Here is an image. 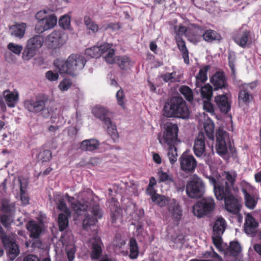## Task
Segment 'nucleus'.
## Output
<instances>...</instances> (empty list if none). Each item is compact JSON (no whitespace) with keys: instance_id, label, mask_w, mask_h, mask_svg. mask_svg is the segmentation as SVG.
Masks as SVG:
<instances>
[{"instance_id":"obj_48","label":"nucleus","mask_w":261,"mask_h":261,"mask_svg":"<svg viewBox=\"0 0 261 261\" xmlns=\"http://www.w3.org/2000/svg\"><path fill=\"white\" fill-rule=\"evenodd\" d=\"M84 23L88 30L91 31L93 33H96L98 31V25L93 21L89 17L85 16L84 17Z\"/></svg>"},{"instance_id":"obj_22","label":"nucleus","mask_w":261,"mask_h":261,"mask_svg":"<svg viewBox=\"0 0 261 261\" xmlns=\"http://www.w3.org/2000/svg\"><path fill=\"white\" fill-rule=\"evenodd\" d=\"M215 102L221 113L227 114L231 109V103L225 95H219L215 97Z\"/></svg>"},{"instance_id":"obj_33","label":"nucleus","mask_w":261,"mask_h":261,"mask_svg":"<svg viewBox=\"0 0 261 261\" xmlns=\"http://www.w3.org/2000/svg\"><path fill=\"white\" fill-rule=\"evenodd\" d=\"M223 178L220 180H224L230 188H232L235 185L237 174L235 171L229 172L224 171L222 173Z\"/></svg>"},{"instance_id":"obj_34","label":"nucleus","mask_w":261,"mask_h":261,"mask_svg":"<svg viewBox=\"0 0 261 261\" xmlns=\"http://www.w3.org/2000/svg\"><path fill=\"white\" fill-rule=\"evenodd\" d=\"M168 210L176 221H179L181 219L182 210L178 204L176 203H171L169 206Z\"/></svg>"},{"instance_id":"obj_5","label":"nucleus","mask_w":261,"mask_h":261,"mask_svg":"<svg viewBox=\"0 0 261 261\" xmlns=\"http://www.w3.org/2000/svg\"><path fill=\"white\" fill-rule=\"evenodd\" d=\"M216 206L215 200L212 197L203 198L196 202L193 206V213L198 218H202L211 215Z\"/></svg>"},{"instance_id":"obj_57","label":"nucleus","mask_w":261,"mask_h":261,"mask_svg":"<svg viewBox=\"0 0 261 261\" xmlns=\"http://www.w3.org/2000/svg\"><path fill=\"white\" fill-rule=\"evenodd\" d=\"M39 158L43 162H47L51 158V152L49 150H44L40 152Z\"/></svg>"},{"instance_id":"obj_62","label":"nucleus","mask_w":261,"mask_h":261,"mask_svg":"<svg viewBox=\"0 0 261 261\" xmlns=\"http://www.w3.org/2000/svg\"><path fill=\"white\" fill-rule=\"evenodd\" d=\"M210 101L211 100H206L203 102V109L207 112L213 113L214 112V109L213 106Z\"/></svg>"},{"instance_id":"obj_40","label":"nucleus","mask_w":261,"mask_h":261,"mask_svg":"<svg viewBox=\"0 0 261 261\" xmlns=\"http://www.w3.org/2000/svg\"><path fill=\"white\" fill-rule=\"evenodd\" d=\"M179 92L185 97L186 99L189 101L193 100V93L192 89L187 85H182L179 88Z\"/></svg>"},{"instance_id":"obj_52","label":"nucleus","mask_w":261,"mask_h":261,"mask_svg":"<svg viewBox=\"0 0 261 261\" xmlns=\"http://www.w3.org/2000/svg\"><path fill=\"white\" fill-rule=\"evenodd\" d=\"M71 81L68 78H64L60 83L58 88L62 91H67L72 86Z\"/></svg>"},{"instance_id":"obj_63","label":"nucleus","mask_w":261,"mask_h":261,"mask_svg":"<svg viewBox=\"0 0 261 261\" xmlns=\"http://www.w3.org/2000/svg\"><path fill=\"white\" fill-rule=\"evenodd\" d=\"M175 75V72H173L172 73L167 72L165 74L162 75L161 77L165 82H168L169 81H172L174 79V76Z\"/></svg>"},{"instance_id":"obj_43","label":"nucleus","mask_w":261,"mask_h":261,"mask_svg":"<svg viewBox=\"0 0 261 261\" xmlns=\"http://www.w3.org/2000/svg\"><path fill=\"white\" fill-rule=\"evenodd\" d=\"M168 156L170 163L172 165H174L177 161V148L175 146V145H168Z\"/></svg>"},{"instance_id":"obj_44","label":"nucleus","mask_w":261,"mask_h":261,"mask_svg":"<svg viewBox=\"0 0 261 261\" xmlns=\"http://www.w3.org/2000/svg\"><path fill=\"white\" fill-rule=\"evenodd\" d=\"M152 201L160 207L165 206L168 203V198L159 194L152 197Z\"/></svg>"},{"instance_id":"obj_46","label":"nucleus","mask_w":261,"mask_h":261,"mask_svg":"<svg viewBox=\"0 0 261 261\" xmlns=\"http://www.w3.org/2000/svg\"><path fill=\"white\" fill-rule=\"evenodd\" d=\"M204 128L207 138L211 140H214L215 125L213 122L204 124Z\"/></svg>"},{"instance_id":"obj_38","label":"nucleus","mask_w":261,"mask_h":261,"mask_svg":"<svg viewBox=\"0 0 261 261\" xmlns=\"http://www.w3.org/2000/svg\"><path fill=\"white\" fill-rule=\"evenodd\" d=\"M43 43V37L40 35H35L28 40L27 44L37 50L41 47Z\"/></svg>"},{"instance_id":"obj_56","label":"nucleus","mask_w":261,"mask_h":261,"mask_svg":"<svg viewBox=\"0 0 261 261\" xmlns=\"http://www.w3.org/2000/svg\"><path fill=\"white\" fill-rule=\"evenodd\" d=\"M14 208L13 203H9L7 200H4L2 202V211L6 214L11 213Z\"/></svg>"},{"instance_id":"obj_7","label":"nucleus","mask_w":261,"mask_h":261,"mask_svg":"<svg viewBox=\"0 0 261 261\" xmlns=\"http://www.w3.org/2000/svg\"><path fill=\"white\" fill-rule=\"evenodd\" d=\"M46 100L40 98H31L23 101V107L28 111L37 113L43 111L44 117H47L50 115V113L45 109Z\"/></svg>"},{"instance_id":"obj_32","label":"nucleus","mask_w":261,"mask_h":261,"mask_svg":"<svg viewBox=\"0 0 261 261\" xmlns=\"http://www.w3.org/2000/svg\"><path fill=\"white\" fill-rule=\"evenodd\" d=\"M175 42L178 49L181 54L185 63L187 65L189 64V50L186 46L185 41L183 39H178V40H175Z\"/></svg>"},{"instance_id":"obj_60","label":"nucleus","mask_w":261,"mask_h":261,"mask_svg":"<svg viewBox=\"0 0 261 261\" xmlns=\"http://www.w3.org/2000/svg\"><path fill=\"white\" fill-rule=\"evenodd\" d=\"M222 236L221 234H214L213 233L212 240L214 245L219 248L221 247L222 243Z\"/></svg>"},{"instance_id":"obj_31","label":"nucleus","mask_w":261,"mask_h":261,"mask_svg":"<svg viewBox=\"0 0 261 261\" xmlns=\"http://www.w3.org/2000/svg\"><path fill=\"white\" fill-rule=\"evenodd\" d=\"M99 142L94 139L85 140L81 142L80 148L85 151H93L98 148Z\"/></svg>"},{"instance_id":"obj_28","label":"nucleus","mask_w":261,"mask_h":261,"mask_svg":"<svg viewBox=\"0 0 261 261\" xmlns=\"http://www.w3.org/2000/svg\"><path fill=\"white\" fill-rule=\"evenodd\" d=\"M210 67L208 65H205L202 68H200L198 73L196 76L195 86L196 87H200L207 80V72Z\"/></svg>"},{"instance_id":"obj_6","label":"nucleus","mask_w":261,"mask_h":261,"mask_svg":"<svg viewBox=\"0 0 261 261\" xmlns=\"http://www.w3.org/2000/svg\"><path fill=\"white\" fill-rule=\"evenodd\" d=\"M92 113L103 122L107 133L113 137L114 134L113 112L103 107H95L93 108Z\"/></svg>"},{"instance_id":"obj_55","label":"nucleus","mask_w":261,"mask_h":261,"mask_svg":"<svg viewBox=\"0 0 261 261\" xmlns=\"http://www.w3.org/2000/svg\"><path fill=\"white\" fill-rule=\"evenodd\" d=\"M59 23L63 29H68L70 25V18L68 15L62 16L59 19Z\"/></svg>"},{"instance_id":"obj_58","label":"nucleus","mask_w":261,"mask_h":261,"mask_svg":"<svg viewBox=\"0 0 261 261\" xmlns=\"http://www.w3.org/2000/svg\"><path fill=\"white\" fill-rule=\"evenodd\" d=\"M59 77L58 73L54 72L53 70H49L45 73V77L50 82L57 81Z\"/></svg>"},{"instance_id":"obj_11","label":"nucleus","mask_w":261,"mask_h":261,"mask_svg":"<svg viewBox=\"0 0 261 261\" xmlns=\"http://www.w3.org/2000/svg\"><path fill=\"white\" fill-rule=\"evenodd\" d=\"M204 188V184L201 179L198 177L194 178L187 184L186 193L189 197L199 198L202 196Z\"/></svg>"},{"instance_id":"obj_17","label":"nucleus","mask_w":261,"mask_h":261,"mask_svg":"<svg viewBox=\"0 0 261 261\" xmlns=\"http://www.w3.org/2000/svg\"><path fill=\"white\" fill-rule=\"evenodd\" d=\"M223 200L227 211L233 214H237L240 212L242 206L241 199L232 194Z\"/></svg>"},{"instance_id":"obj_49","label":"nucleus","mask_w":261,"mask_h":261,"mask_svg":"<svg viewBox=\"0 0 261 261\" xmlns=\"http://www.w3.org/2000/svg\"><path fill=\"white\" fill-rule=\"evenodd\" d=\"M116 97L118 105L121 106L123 109H125L126 108L125 103L126 100L124 91L122 88H120L117 92Z\"/></svg>"},{"instance_id":"obj_15","label":"nucleus","mask_w":261,"mask_h":261,"mask_svg":"<svg viewBox=\"0 0 261 261\" xmlns=\"http://www.w3.org/2000/svg\"><path fill=\"white\" fill-rule=\"evenodd\" d=\"M210 82L215 91L228 89L227 79L225 73L222 71H217L214 73L210 79Z\"/></svg>"},{"instance_id":"obj_50","label":"nucleus","mask_w":261,"mask_h":261,"mask_svg":"<svg viewBox=\"0 0 261 261\" xmlns=\"http://www.w3.org/2000/svg\"><path fill=\"white\" fill-rule=\"evenodd\" d=\"M229 252L233 256H237L241 251V247L239 243L237 241H232L230 243Z\"/></svg>"},{"instance_id":"obj_30","label":"nucleus","mask_w":261,"mask_h":261,"mask_svg":"<svg viewBox=\"0 0 261 261\" xmlns=\"http://www.w3.org/2000/svg\"><path fill=\"white\" fill-rule=\"evenodd\" d=\"M26 27V24L24 23L14 24L10 28L11 34L16 37L21 38L24 35Z\"/></svg>"},{"instance_id":"obj_37","label":"nucleus","mask_w":261,"mask_h":261,"mask_svg":"<svg viewBox=\"0 0 261 261\" xmlns=\"http://www.w3.org/2000/svg\"><path fill=\"white\" fill-rule=\"evenodd\" d=\"M242 192L244 196L246 206L251 210L254 209L257 203V200L255 199L254 196L250 194L244 189H242Z\"/></svg>"},{"instance_id":"obj_3","label":"nucleus","mask_w":261,"mask_h":261,"mask_svg":"<svg viewBox=\"0 0 261 261\" xmlns=\"http://www.w3.org/2000/svg\"><path fill=\"white\" fill-rule=\"evenodd\" d=\"M55 200L57 208L59 210L63 212L64 213V214H66L68 216L71 215V213L69 209L67 207L65 201H68L70 203L74 212L73 214L74 220L78 219L79 217L81 215H84V216H86V211L90 208V206L88 204V201H83V202L86 203L84 204H82L78 201L76 203H75L74 197H70L67 194L65 196L58 195L56 197Z\"/></svg>"},{"instance_id":"obj_26","label":"nucleus","mask_w":261,"mask_h":261,"mask_svg":"<svg viewBox=\"0 0 261 261\" xmlns=\"http://www.w3.org/2000/svg\"><path fill=\"white\" fill-rule=\"evenodd\" d=\"M159 177V182H164L166 185H173L176 186V180L174 178L173 174L169 171H164L161 169L158 172Z\"/></svg>"},{"instance_id":"obj_35","label":"nucleus","mask_w":261,"mask_h":261,"mask_svg":"<svg viewBox=\"0 0 261 261\" xmlns=\"http://www.w3.org/2000/svg\"><path fill=\"white\" fill-rule=\"evenodd\" d=\"M129 254L130 259H135L137 258L139 255V246L136 239L131 238L129 242Z\"/></svg>"},{"instance_id":"obj_29","label":"nucleus","mask_w":261,"mask_h":261,"mask_svg":"<svg viewBox=\"0 0 261 261\" xmlns=\"http://www.w3.org/2000/svg\"><path fill=\"white\" fill-rule=\"evenodd\" d=\"M225 219L222 217H219L215 222L213 227V233L222 235L226 227Z\"/></svg>"},{"instance_id":"obj_45","label":"nucleus","mask_w":261,"mask_h":261,"mask_svg":"<svg viewBox=\"0 0 261 261\" xmlns=\"http://www.w3.org/2000/svg\"><path fill=\"white\" fill-rule=\"evenodd\" d=\"M36 51L27 44L22 52V58L24 60H29L34 57L36 55Z\"/></svg>"},{"instance_id":"obj_39","label":"nucleus","mask_w":261,"mask_h":261,"mask_svg":"<svg viewBox=\"0 0 261 261\" xmlns=\"http://www.w3.org/2000/svg\"><path fill=\"white\" fill-rule=\"evenodd\" d=\"M200 87V93L202 98L207 100H211L213 96L214 88L210 84H206Z\"/></svg>"},{"instance_id":"obj_59","label":"nucleus","mask_w":261,"mask_h":261,"mask_svg":"<svg viewBox=\"0 0 261 261\" xmlns=\"http://www.w3.org/2000/svg\"><path fill=\"white\" fill-rule=\"evenodd\" d=\"M19 182L20 184V199L23 204H27L29 203V198L27 195L25 194V191L23 189L22 184L20 179H18Z\"/></svg>"},{"instance_id":"obj_54","label":"nucleus","mask_w":261,"mask_h":261,"mask_svg":"<svg viewBox=\"0 0 261 261\" xmlns=\"http://www.w3.org/2000/svg\"><path fill=\"white\" fill-rule=\"evenodd\" d=\"M228 65L229 68L231 69V74L233 78H236V69H235V60L236 58L234 55H232L231 54H229L228 57Z\"/></svg>"},{"instance_id":"obj_9","label":"nucleus","mask_w":261,"mask_h":261,"mask_svg":"<svg viewBox=\"0 0 261 261\" xmlns=\"http://www.w3.org/2000/svg\"><path fill=\"white\" fill-rule=\"evenodd\" d=\"M164 131L163 132L162 140H159L160 142L162 141L168 145H175L177 141L178 127L176 124L171 122H167L164 124Z\"/></svg>"},{"instance_id":"obj_41","label":"nucleus","mask_w":261,"mask_h":261,"mask_svg":"<svg viewBox=\"0 0 261 261\" xmlns=\"http://www.w3.org/2000/svg\"><path fill=\"white\" fill-rule=\"evenodd\" d=\"M70 217V216L63 213H61L59 215L58 222L60 231L64 230L68 226V218Z\"/></svg>"},{"instance_id":"obj_8","label":"nucleus","mask_w":261,"mask_h":261,"mask_svg":"<svg viewBox=\"0 0 261 261\" xmlns=\"http://www.w3.org/2000/svg\"><path fill=\"white\" fill-rule=\"evenodd\" d=\"M1 237L9 258L12 260H14L19 253V249L15 243V236L5 234L1 231Z\"/></svg>"},{"instance_id":"obj_2","label":"nucleus","mask_w":261,"mask_h":261,"mask_svg":"<svg viewBox=\"0 0 261 261\" xmlns=\"http://www.w3.org/2000/svg\"><path fill=\"white\" fill-rule=\"evenodd\" d=\"M164 115L167 117L187 119L190 111L185 100L179 96L171 97L164 107Z\"/></svg>"},{"instance_id":"obj_27","label":"nucleus","mask_w":261,"mask_h":261,"mask_svg":"<svg viewBox=\"0 0 261 261\" xmlns=\"http://www.w3.org/2000/svg\"><path fill=\"white\" fill-rule=\"evenodd\" d=\"M202 37L203 40L208 43L220 41L222 39L218 32L211 29L206 30L202 35Z\"/></svg>"},{"instance_id":"obj_18","label":"nucleus","mask_w":261,"mask_h":261,"mask_svg":"<svg viewBox=\"0 0 261 261\" xmlns=\"http://www.w3.org/2000/svg\"><path fill=\"white\" fill-rule=\"evenodd\" d=\"M206 138L203 132H199L195 138L193 146V152L197 157H201L205 152Z\"/></svg>"},{"instance_id":"obj_61","label":"nucleus","mask_w":261,"mask_h":261,"mask_svg":"<svg viewBox=\"0 0 261 261\" xmlns=\"http://www.w3.org/2000/svg\"><path fill=\"white\" fill-rule=\"evenodd\" d=\"M1 222L4 226L8 227V226L12 222V218L10 215L4 214L1 217Z\"/></svg>"},{"instance_id":"obj_47","label":"nucleus","mask_w":261,"mask_h":261,"mask_svg":"<svg viewBox=\"0 0 261 261\" xmlns=\"http://www.w3.org/2000/svg\"><path fill=\"white\" fill-rule=\"evenodd\" d=\"M239 99L242 100L244 103H249L253 98L250 92L247 89H242L240 90L239 96Z\"/></svg>"},{"instance_id":"obj_36","label":"nucleus","mask_w":261,"mask_h":261,"mask_svg":"<svg viewBox=\"0 0 261 261\" xmlns=\"http://www.w3.org/2000/svg\"><path fill=\"white\" fill-rule=\"evenodd\" d=\"M105 48L104 43L100 46H94L86 50V54L92 58H98L102 54Z\"/></svg>"},{"instance_id":"obj_24","label":"nucleus","mask_w":261,"mask_h":261,"mask_svg":"<svg viewBox=\"0 0 261 261\" xmlns=\"http://www.w3.org/2000/svg\"><path fill=\"white\" fill-rule=\"evenodd\" d=\"M27 228L30 233V237L36 239L42 232L43 225L41 222L38 223L34 221H30L27 224Z\"/></svg>"},{"instance_id":"obj_23","label":"nucleus","mask_w":261,"mask_h":261,"mask_svg":"<svg viewBox=\"0 0 261 261\" xmlns=\"http://www.w3.org/2000/svg\"><path fill=\"white\" fill-rule=\"evenodd\" d=\"M175 40L182 39V37L185 35L188 39L191 42L196 41V36L192 35V31L188 30L187 28L182 25H180L179 27L175 25L174 27Z\"/></svg>"},{"instance_id":"obj_25","label":"nucleus","mask_w":261,"mask_h":261,"mask_svg":"<svg viewBox=\"0 0 261 261\" xmlns=\"http://www.w3.org/2000/svg\"><path fill=\"white\" fill-rule=\"evenodd\" d=\"M105 48L102 51V57L105 61L109 65L114 63V46L113 43H104Z\"/></svg>"},{"instance_id":"obj_42","label":"nucleus","mask_w":261,"mask_h":261,"mask_svg":"<svg viewBox=\"0 0 261 261\" xmlns=\"http://www.w3.org/2000/svg\"><path fill=\"white\" fill-rule=\"evenodd\" d=\"M115 62H117L121 69H126L130 64L129 58L125 56L115 57Z\"/></svg>"},{"instance_id":"obj_10","label":"nucleus","mask_w":261,"mask_h":261,"mask_svg":"<svg viewBox=\"0 0 261 261\" xmlns=\"http://www.w3.org/2000/svg\"><path fill=\"white\" fill-rule=\"evenodd\" d=\"M232 39L237 44L243 48L251 43L250 31L244 27L234 30L232 34Z\"/></svg>"},{"instance_id":"obj_12","label":"nucleus","mask_w":261,"mask_h":261,"mask_svg":"<svg viewBox=\"0 0 261 261\" xmlns=\"http://www.w3.org/2000/svg\"><path fill=\"white\" fill-rule=\"evenodd\" d=\"M216 150L217 153L222 156L228 153L226 141L229 140V134L225 130L219 128L216 133Z\"/></svg>"},{"instance_id":"obj_20","label":"nucleus","mask_w":261,"mask_h":261,"mask_svg":"<svg viewBox=\"0 0 261 261\" xmlns=\"http://www.w3.org/2000/svg\"><path fill=\"white\" fill-rule=\"evenodd\" d=\"M2 95L8 107L14 108L16 106L19 96V92L17 90L14 89L12 91L9 89L5 90L3 91Z\"/></svg>"},{"instance_id":"obj_64","label":"nucleus","mask_w":261,"mask_h":261,"mask_svg":"<svg viewBox=\"0 0 261 261\" xmlns=\"http://www.w3.org/2000/svg\"><path fill=\"white\" fill-rule=\"evenodd\" d=\"M214 255V258L215 257V258L214 259H190L189 261H223L222 257L217 253H213Z\"/></svg>"},{"instance_id":"obj_19","label":"nucleus","mask_w":261,"mask_h":261,"mask_svg":"<svg viewBox=\"0 0 261 261\" xmlns=\"http://www.w3.org/2000/svg\"><path fill=\"white\" fill-rule=\"evenodd\" d=\"M65 42L60 31H54L46 38L45 43L48 47L55 48L62 45Z\"/></svg>"},{"instance_id":"obj_4","label":"nucleus","mask_w":261,"mask_h":261,"mask_svg":"<svg viewBox=\"0 0 261 261\" xmlns=\"http://www.w3.org/2000/svg\"><path fill=\"white\" fill-rule=\"evenodd\" d=\"M35 18L37 20L35 27V31L42 33L53 29L57 23V16L53 13V11L44 9L36 13Z\"/></svg>"},{"instance_id":"obj_1","label":"nucleus","mask_w":261,"mask_h":261,"mask_svg":"<svg viewBox=\"0 0 261 261\" xmlns=\"http://www.w3.org/2000/svg\"><path fill=\"white\" fill-rule=\"evenodd\" d=\"M86 62L84 56L79 54H71L66 60L56 59L54 65L60 73L75 76L84 67Z\"/></svg>"},{"instance_id":"obj_13","label":"nucleus","mask_w":261,"mask_h":261,"mask_svg":"<svg viewBox=\"0 0 261 261\" xmlns=\"http://www.w3.org/2000/svg\"><path fill=\"white\" fill-rule=\"evenodd\" d=\"M180 169L187 174H192L195 170L197 163L192 154L184 152L179 158Z\"/></svg>"},{"instance_id":"obj_53","label":"nucleus","mask_w":261,"mask_h":261,"mask_svg":"<svg viewBox=\"0 0 261 261\" xmlns=\"http://www.w3.org/2000/svg\"><path fill=\"white\" fill-rule=\"evenodd\" d=\"M7 47L11 52L16 55H19L23 49L22 45L14 43H9Z\"/></svg>"},{"instance_id":"obj_21","label":"nucleus","mask_w":261,"mask_h":261,"mask_svg":"<svg viewBox=\"0 0 261 261\" xmlns=\"http://www.w3.org/2000/svg\"><path fill=\"white\" fill-rule=\"evenodd\" d=\"M258 226V222L250 214H247L244 224V232L247 234H253L256 232Z\"/></svg>"},{"instance_id":"obj_16","label":"nucleus","mask_w":261,"mask_h":261,"mask_svg":"<svg viewBox=\"0 0 261 261\" xmlns=\"http://www.w3.org/2000/svg\"><path fill=\"white\" fill-rule=\"evenodd\" d=\"M215 196L219 200H223L226 197L232 194L231 188L224 180H218V182L214 189Z\"/></svg>"},{"instance_id":"obj_51","label":"nucleus","mask_w":261,"mask_h":261,"mask_svg":"<svg viewBox=\"0 0 261 261\" xmlns=\"http://www.w3.org/2000/svg\"><path fill=\"white\" fill-rule=\"evenodd\" d=\"M92 243L93 244L92 246L91 257L93 259H97L99 258L101 254L102 250L101 247L97 242L96 243Z\"/></svg>"},{"instance_id":"obj_14","label":"nucleus","mask_w":261,"mask_h":261,"mask_svg":"<svg viewBox=\"0 0 261 261\" xmlns=\"http://www.w3.org/2000/svg\"><path fill=\"white\" fill-rule=\"evenodd\" d=\"M91 213L93 215L92 217H90L89 215L86 216V218L83 220V227L84 230L88 232L91 230L94 235L96 233L94 228L95 224L97 219L101 217V213L98 207H94L92 208Z\"/></svg>"}]
</instances>
